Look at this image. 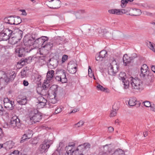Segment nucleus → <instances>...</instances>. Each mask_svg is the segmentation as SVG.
<instances>
[{"mask_svg":"<svg viewBox=\"0 0 155 155\" xmlns=\"http://www.w3.org/2000/svg\"><path fill=\"white\" fill-rule=\"evenodd\" d=\"M54 76V71L53 70L48 71L47 74V80H45L43 84V89L41 90V94L42 95H46L48 94V91L47 89L50 87V81L53 80Z\"/></svg>","mask_w":155,"mask_h":155,"instance_id":"1","label":"nucleus"},{"mask_svg":"<svg viewBox=\"0 0 155 155\" xmlns=\"http://www.w3.org/2000/svg\"><path fill=\"white\" fill-rule=\"evenodd\" d=\"M111 144H106L103 147V149L104 150L106 149H107L106 152L103 151L100 152L99 153V155H125L124 151L122 150L118 149L116 150L113 151L110 150L109 149V146L111 145Z\"/></svg>","mask_w":155,"mask_h":155,"instance_id":"2","label":"nucleus"},{"mask_svg":"<svg viewBox=\"0 0 155 155\" xmlns=\"http://www.w3.org/2000/svg\"><path fill=\"white\" fill-rule=\"evenodd\" d=\"M28 118L32 122V124L39 122L42 118V115L36 109H33L29 112Z\"/></svg>","mask_w":155,"mask_h":155,"instance_id":"3","label":"nucleus"},{"mask_svg":"<svg viewBox=\"0 0 155 155\" xmlns=\"http://www.w3.org/2000/svg\"><path fill=\"white\" fill-rule=\"evenodd\" d=\"M130 82L132 89L142 91L143 89V84L142 81L138 78H133V77L129 78V83Z\"/></svg>","mask_w":155,"mask_h":155,"instance_id":"4","label":"nucleus"},{"mask_svg":"<svg viewBox=\"0 0 155 155\" xmlns=\"http://www.w3.org/2000/svg\"><path fill=\"white\" fill-rule=\"evenodd\" d=\"M32 49V48L29 49L28 47H23L18 45L16 47L15 51L18 54L19 57H22L25 55L26 53L29 52Z\"/></svg>","mask_w":155,"mask_h":155,"instance_id":"5","label":"nucleus"},{"mask_svg":"<svg viewBox=\"0 0 155 155\" xmlns=\"http://www.w3.org/2000/svg\"><path fill=\"white\" fill-rule=\"evenodd\" d=\"M91 145L88 143H85L79 145L75 151V155H83L84 151L90 148Z\"/></svg>","mask_w":155,"mask_h":155,"instance_id":"6","label":"nucleus"},{"mask_svg":"<svg viewBox=\"0 0 155 155\" xmlns=\"http://www.w3.org/2000/svg\"><path fill=\"white\" fill-rule=\"evenodd\" d=\"M23 32L21 30H18L15 35H13L9 39V41L12 45L16 44L18 41L20 40L22 37Z\"/></svg>","mask_w":155,"mask_h":155,"instance_id":"7","label":"nucleus"},{"mask_svg":"<svg viewBox=\"0 0 155 155\" xmlns=\"http://www.w3.org/2000/svg\"><path fill=\"white\" fill-rule=\"evenodd\" d=\"M117 71V65L116 61L114 60L108 67V73L111 75L114 76Z\"/></svg>","mask_w":155,"mask_h":155,"instance_id":"8","label":"nucleus"},{"mask_svg":"<svg viewBox=\"0 0 155 155\" xmlns=\"http://www.w3.org/2000/svg\"><path fill=\"white\" fill-rule=\"evenodd\" d=\"M119 78L122 81L124 88H128L129 86V78H127L126 74L124 72H121L119 74Z\"/></svg>","mask_w":155,"mask_h":155,"instance_id":"9","label":"nucleus"},{"mask_svg":"<svg viewBox=\"0 0 155 155\" xmlns=\"http://www.w3.org/2000/svg\"><path fill=\"white\" fill-rule=\"evenodd\" d=\"M36 39L35 37L33 36L30 37L29 38L27 37H25L23 39V43L24 45L25 46H27L28 48L29 49H31L30 46L33 45Z\"/></svg>","mask_w":155,"mask_h":155,"instance_id":"10","label":"nucleus"},{"mask_svg":"<svg viewBox=\"0 0 155 155\" xmlns=\"http://www.w3.org/2000/svg\"><path fill=\"white\" fill-rule=\"evenodd\" d=\"M49 141L47 140H44L43 143L41 144L39 147V150L41 153L46 152L50 147Z\"/></svg>","mask_w":155,"mask_h":155,"instance_id":"11","label":"nucleus"},{"mask_svg":"<svg viewBox=\"0 0 155 155\" xmlns=\"http://www.w3.org/2000/svg\"><path fill=\"white\" fill-rule=\"evenodd\" d=\"M21 124L19 119L17 117H13L11 118L10 121V127L12 128L17 127L18 128L21 129Z\"/></svg>","mask_w":155,"mask_h":155,"instance_id":"12","label":"nucleus"},{"mask_svg":"<svg viewBox=\"0 0 155 155\" xmlns=\"http://www.w3.org/2000/svg\"><path fill=\"white\" fill-rule=\"evenodd\" d=\"M56 74H60L61 82L63 83H66L67 82V79L66 76L65 71L63 70H57L56 72Z\"/></svg>","mask_w":155,"mask_h":155,"instance_id":"13","label":"nucleus"},{"mask_svg":"<svg viewBox=\"0 0 155 155\" xmlns=\"http://www.w3.org/2000/svg\"><path fill=\"white\" fill-rule=\"evenodd\" d=\"M93 28L89 25L84 26L82 31L83 34L85 35L91 34L94 33V30Z\"/></svg>","mask_w":155,"mask_h":155,"instance_id":"14","label":"nucleus"},{"mask_svg":"<svg viewBox=\"0 0 155 155\" xmlns=\"http://www.w3.org/2000/svg\"><path fill=\"white\" fill-rule=\"evenodd\" d=\"M18 103L20 105H25L27 103V97L22 96H19L17 98Z\"/></svg>","mask_w":155,"mask_h":155,"instance_id":"15","label":"nucleus"},{"mask_svg":"<svg viewBox=\"0 0 155 155\" xmlns=\"http://www.w3.org/2000/svg\"><path fill=\"white\" fill-rule=\"evenodd\" d=\"M107 54V52L105 50H102L99 54H97L96 57V60L97 61H102L103 59L105 57Z\"/></svg>","mask_w":155,"mask_h":155,"instance_id":"16","label":"nucleus"},{"mask_svg":"<svg viewBox=\"0 0 155 155\" xmlns=\"http://www.w3.org/2000/svg\"><path fill=\"white\" fill-rule=\"evenodd\" d=\"M75 146L74 143L73 144H69V145L66 147L65 150H66V153L68 155H72V153L74 152V147Z\"/></svg>","mask_w":155,"mask_h":155,"instance_id":"17","label":"nucleus"},{"mask_svg":"<svg viewBox=\"0 0 155 155\" xmlns=\"http://www.w3.org/2000/svg\"><path fill=\"white\" fill-rule=\"evenodd\" d=\"M141 10L137 8H132L130 11V12L129 14V15L131 16H139L141 14Z\"/></svg>","mask_w":155,"mask_h":155,"instance_id":"18","label":"nucleus"},{"mask_svg":"<svg viewBox=\"0 0 155 155\" xmlns=\"http://www.w3.org/2000/svg\"><path fill=\"white\" fill-rule=\"evenodd\" d=\"M48 38L47 37L42 36L41 38H38L36 39V40L35 41V43H39L40 42H43L42 45H44L46 42V41H48Z\"/></svg>","mask_w":155,"mask_h":155,"instance_id":"19","label":"nucleus"},{"mask_svg":"<svg viewBox=\"0 0 155 155\" xmlns=\"http://www.w3.org/2000/svg\"><path fill=\"white\" fill-rule=\"evenodd\" d=\"M72 12L77 18H80L82 16L84 13H85V11L84 10H79L76 11H73Z\"/></svg>","mask_w":155,"mask_h":155,"instance_id":"20","label":"nucleus"},{"mask_svg":"<svg viewBox=\"0 0 155 155\" xmlns=\"http://www.w3.org/2000/svg\"><path fill=\"white\" fill-rule=\"evenodd\" d=\"M49 65L51 66V68H55L58 64V61L54 58H51L49 61Z\"/></svg>","mask_w":155,"mask_h":155,"instance_id":"21","label":"nucleus"},{"mask_svg":"<svg viewBox=\"0 0 155 155\" xmlns=\"http://www.w3.org/2000/svg\"><path fill=\"white\" fill-rule=\"evenodd\" d=\"M68 70L70 73L74 74L77 71V67L74 66L73 65L69 64L68 67Z\"/></svg>","mask_w":155,"mask_h":155,"instance_id":"22","label":"nucleus"},{"mask_svg":"<svg viewBox=\"0 0 155 155\" xmlns=\"http://www.w3.org/2000/svg\"><path fill=\"white\" fill-rule=\"evenodd\" d=\"M123 60L125 66H127L128 64L130 63L132 61L130 57L128 56L126 54L124 55Z\"/></svg>","mask_w":155,"mask_h":155,"instance_id":"23","label":"nucleus"},{"mask_svg":"<svg viewBox=\"0 0 155 155\" xmlns=\"http://www.w3.org/2000/svg\"><path fill=\"white\" fill-rule=\"evenodd\" d=\"M55 95H54V98L50 99L48 102V105L49 106L48 107L50 108H53L55 105H53V104H55L57 102V100L55 98Z\"/></svg>","mask_w":155,"mask_h":155,"instance_id":"24","label":"nucleus"},{"mask_svg":"<svg viewBox=\"0 0 155 155\" xmlns=\"http://www.w3.org/2000/svg\"><path fill=\"white\" fill-rule=\"evenodd\" d=\"M108 12L110 14L120 15H121L120 10L117 9H110L108 10Z\"/></svg>","mask_w":155,"mask_h":155,"instance_id":"25","label":"nucleus"},{"mask_svg":"<svg viewBox=\"0 0 155 155\" xmlns=\"http://www.w3.org/2000/svg\"><path fill=\"white\" fill-rule=\"evenodd\" d=\"M141 73L140 74V76L143 78H146L147 77L149 76V71H148V70L143 69H142L141 68Z\"/></svg>","mask_w":155,"mask_h":155,"instance_id":"26","label":"nucleus"},{"mask_svg":"<svg viewBox=\"0 0 155 155\" xmlns=\"http://www.w3.org/2000/svg\"><path fill=\"white\" fill-rule=\"evenodd\" d=\"M53 1L54 2H53L52 4L54 5V7H53L52 8H56L60 7L61 3V1L59 0H51L49 2H51Z\"/></svg>","mask_w":155,"mask_h":155,"instance_id":"27","label":"nucleus"},{"mask_svg":"<svg viewBox=\"0 0 155 155\" xmlns=\"http://www.w3.org/2000/svg\"><path fill=\"white\" fill-rule=\"evenodd\" d=\"M3 145L7 149H9L13 147L14 143L12 141H10L6 142Z\"/></svg>","mask_w":155,"mask_h":155,"instance_id":"28","label":"nucleus"},{"mask_svg":"<svg viewBox=\"0 0 155 155\" xmlns=\"http://www.w3.org/2000/svg\"><path fill=\"white\" fill-rule=\"evenodd\" d=\"M4 33L6 35L8 36L9 38L13 36L14 34L13 33L12 31L9 28L5 29L3 31Z\"/></svg>","mask_w":155,"mask_h":155,"instance_id":"29","label":"nucleus"},{"mask_svg":"<svg viewBox=\"0 0 155 155\" xmlns=\"http://www.w3.org/2000/svg\"><path fill=\"white\" fill-rule=\"evenodd\" d=\"M9 39V37L5 34L3 32L0 33V41H7Z\"/></svg>","mask_w":155,"mask_h":155,"instance_id":"30","label":"nucleus"},{"mask_svg":"<svg viewBox=\"0 0 155 155\" xmlns=\"http://www.w3.org/2000/svg\"><path fill=\"white\" fill-rule=\"evenodd\" d=\"M14 102L12 101H10L9 102L6 104L4 106L6 108L10 109H12L13 107L14 106Z\"/></svg>","mask_w":155,"mask_h":155,"instance_id":"31","label":"nucleus"},{"mask_svg":"<svg viewBox=\"0 0 155 155\" xmlns=\"http://www.w3.org/2000/svg\"><path fill=\"white\" fill-rule=\"evenodd\" d=\"M137 99L136 98H131L129 100L128 104L130 106H133L136 104Z\"/></svg>","mask_w":155,"mask_h":155,"instance_id":"32","label":"nucleus"},{"mask_svg":"<svg viewBox=\"0 0 155 155\" xmlns=\"http://www.w3.org/2000/svg\"><path fill=\"white\" fill-rule=\"evenodd\" d=\"M58 86L56 85H53L50 87V89L53 92L54 95H56L58 90Z\"/></svg>","mask_w":155,"mask_h":155,"instance_id":"33","label":"nucleus"},{"mask_svg":"<svg viewBox=\"0 0 155 155\" xmlns=\"http://www.w3.org/2000/svg\"><path fill=\"white\" fill-rule=\"evenodd\" d=\"M106 33L105 29H99L98 30V35L101 37H104L105 36Z\"/></svg>","mask_w":155,"mask_h":155,"instance_id":"34","label":"nucleus"},{"mask_svg":"<svg viewBox=\"0 0 155 155\" xmlns=\"http://www.w3.org/2000/svg\"><path fill=\"white\" fill-rule=\"evenodd\" d=\"M131 10V8H127L125 9H122L120 10L121 14H126L129 15L130 12Z\"/></svg>","mask_w":155,"mask_h":155,"instance_id":"35","label":"nucleus"},{"mask_svg":"<svg viewBox=\"0 0 155 155\" xmlns=\"http://www.w3.org/2000/svg\"><path fill=\"white\" fill-rule=\"evenodd\" d=\"M21 21V18L19 16L14 18V22L15 23L14 25H18L20 24Z\"/></svg>","mask_w":155,"mask_h":155,"instance_id":"36","label":"nucleus"},{"mask_svg":"<svg viewBox=\"0 0 155 155\" xmlns=\"http://www.w3.org/2000/svg\"><path fill=\"white\" fill-rule=\"evenodd\" d=\"M53 46V44L50 42L46 43L44 45H43V47L47 48L48 49H51Z\"/></svg>","mask_w":155,"mask_h":155,"instance_id":"37","label":"nucleus"},{"mask_svg":"<svg viewBox=\"0 0 155 155\" xmlns=\"http://www.w3.org/2000/svg\"><path fill=\"white\" fill-rule=\"evenodd\" d=\"M148 47L153 52H155V45L149 42L147 44Z\"/></svg>","mask_w":155,"mask_h":155,"instance_id":"38","label":"nucleus"},{"mask_svg":"<svg viewBox=\"0 0 155 155\" xmlns=\"http://www.w3.org/2000/svg\"><path fill=\"white\" fill-rule=\"evenodd\" d=\"M120 103L119 102L115 103L113 106L112 109L117 111L119 108Z\"/></svg>","mask_w":155,"mask_h":155,"instance_id":"39","label":"nucleus"},{"mask_svg":"<svg viewBox=\"0 0 155 155\" xmlns=\"http://www.w3.org/2000/svg\"><path fill=\"white\" fill-rule=\"evenodd\" d=\"M96 88L97 90L102 91H104L106 89L104 87L102 86L99 84H97L96 86Z\"/></svg>","mask_w":155,"mask_h":155,"instance_id":"40","label":"nucleus"},{"mask_svg":"<svg viewBox=\"0 0 155 155\" xmlns=\"http://www.w3.org/2000/svg\"><path fill=\"white\" fill-rule=\"evenodd\" d=\"M84 122L82 120H80L78 123L75 124L74 125V126L75 127H79L81 126H82L84 124Z\"/></svg>","mask_w":155,"mask_h":155,"instance_id":"41","label":"nucleus"},{"mask_svg":"<svg viewBox=\"0 0 155 155\" xmlns=\"http://www.w3.org/2000/svg\"><path fill=\"white\" fill-rule=\"evenodd\" d=\"M117 111L112 109L110 111V116L112 117L116 116L117 114Z\"/></svg>","mask_w":155,"mask_h":155,"instance_id":"42","label":"nucleus"},{"mask_svg":"<svg viewBox=\"0 0 155 155\" xmlns=\"http://www.w3.org/2000/svg\"><path fill=\"white\" fill-rule=\"evenodd\" d=\"M63 108L61 106L57 107L54 112L55 114H57L61 112L62 111Z\"/></svg>","mask_w":155,"mask_h":155,"instance_id":"43","label":"nucleus"},{"mask_svg":"<svg viewBox=\"0 0 155 155\" xmlns=\"http://www.w3.org/2000/svg\"><path fill=\"white\" fill-rule=\"evenodd\" d=\"M25 134H27V138H28V139H30L31 138L33 135L32 131L29 130H28L27 132Z\"/></svg>","mask_w":155,"mask_h":155,"instance_id":"44","label":"nucleus"},{"mask_svg":"<svg viewBox=\"0 0 155 155\" xmlns=\"http://www.w3.org/2000/svg\"><path fill=\"white\" fill-rule=\"evenodd\" d=\"M47 102H38V107L40 108L43 107L46 104Z\"/></svg>","mask_w":155,"mask_h":155,"instance_id":"45","label":"nucleus"},{"mask_svg":"<svg viewBox=\"0 0 155 155\" xmlns=\"http://www.w3.org/2000/svg\"><path fill=\"white\" fill-rule=\"evenodd\" d=\"M38 102H47V100L45 99L42 96H40L38 98Z\"/></svg>","mask_w":155,"mask_h":155,"instance_id":"46","label":"nucleus"},{"mask_svg":"<svg viewBox=\"0 0 155 155\" xmlns=\"http://www.w3.org/2000/svg\"><path fill=\"white\" fill-rule=\"evenodd\" d=\"M57 44H60V42L62 41L63 40V38L60 36H58L57 37L56 39Z\"/></svg>","mask_w":155,"mask_h":155,"instance_id":"47","label":"nucleus"},{"mask_svg":"<svg viewBox=\"0 0 155 155\" xmlns=\"http://www.w3.org/2000/svg\"><path fill=\"white\" fill-rule=\"evenodd\" d=\"M144 106L146 107H151V106H152V104H151L150 103L149 101H146L143 102Z\"/></svg>","mask_w":155,"mask_h":155,"instance_id":"48","label":"nucleus"},{"mask_svg":"<svg viewBox=\"0 0 155 155\" xmlns=\"http://www.w3.org/2000/svg\"><path fill=\"white\" fill-rule=\"evenodd\" d=\"M121 6L122 8L125 7L127 3L126 0H121Z\"/></svg>","mask_w":155,"mask_h":155,"instance_id":"49","label":"nucleus"},{"mask_svg":"<svg viewBox=\"0 0 155 155\" xmlns=\"http://www.w3.org/2000/svg\"><path fill=\"white\" fill-rule=\"evenodd\" d=\"M14 17L11 16L9 17V24L10 25H14Z\"/></svg>","mask_w":155,"mask_h":155,"instance_id":"50","label":"nucleus"},{"mask_svg":"<svg viewBox=\"0 0 155 155\" xmlns=\"http://www.w3.org/2000/svg\"><path fill=\"white\" fill-rule=\"evenodd\" d=\"M27 60H28L26 59H21L20 62V64L23 65H25V63L27 62Z\"/></svg>","mask_w":155,"mask_h":155,"instance_id":"51","label":"nucleus"},{"mask_svg":"<svg viewBox=\"0 0 155 155\" xmlns=\"http://www.w3.org/2000/svg\"><path fill=\"white\" fill-rule=\"evenodd\" d=\"M27 137V134H25L23 135V137L22 138V140L21 141V142L22 143L23 142L24 140H26L27 139H28Z\"/></svg>","mask_w":155,"mask_h":155,"instance_id":"52","label":"nucleus"},{"mask_svg":"<svg viewBox=\"0 0 155 155\" xmlns=\"http://www.w3.org/2000/svg\"><path fill=\"white\" fill-rule=\"evenodd\" d=\"M22 78L25 77L26 75V72L25 70H23L21 72Z\"/></svg>","mask_w":155,"mask_h":155,"instance_id":"53","label":"nucleus"},{"mask_svg":"<svg viewBox=\"0 0 155 155\" xmlns=\"http://www.w3.org/2000/svg\"><path fill=\"white\" fill-rule=\"evenodd\" d=\"M68 59V56L66 55H64L62 58V62H64Z\"/></svg>","mask_w":155,"mask_h":155,"instance_id":"54","label":"nucleus"},{"mask_svg":"<svg viewBox=\"0 0 155 155\" xmlns=\"http://www.w3.org/2000/svg\"><path fill=\"white\" fill-rule=\"evenodd\" d=\"M9 155H19V151L18 150H15Z\"/></svg>","mask_w":155,"mask_h":155,"instance_id":"55","label":"nucleus"},{"mask_svg":"<svg viewBox=\"0 0 155 155\" xmlns=\"http://www.w3.org/2000/svg\"><path fill=\"white\" fill-rule=\"evenodd\" d=\"M55 79L58 81L61 82V79L60 76V74H58V75H56L55 77Z\"/></svg>","mask_w":155,"mask_h":155,"instance_id":"56","label":"nucleus"},{"mask_svg":"<svg viewBox=\"0 0 155 155\" xmlns=\"http://www.w3.org/2000/svg\"><path fill=\"white\" fill-rule=\"evenodd\" d=\"M11 100L7 98H5L3 101L4 102V105H5L6 104H7Z\"/></svg>","mask_w":155,"mask_h":155,"instance_id":"57","label":"nucleus"},{"mask_svg":"<svg viewBox=\"0 0 155 155\" xmlns=\"http://www.w3.org/2000/svg\"><path fill=\"white\" fill-rule=\"evenodd\" d=\"M131 59H132V61L135 58L137 57V54L135 53H134L132 54L131 56L130 57Z\"/></svg>","mask_w":155,"mask_h":155,"instance_id":"58","label":"nucleus"},{"mask_svg":"<svg viewBox=\"0 0 155 155\" xmlns=\"http://www.w3.org/2000/svg\"><path fill=\"white\" fill-rule=\"evenodd\" d=\"M30 143L32 144L35 145H36L37 143L36 140L33 139H31L30 140Z\"/></svg>","mask_w":155,"mask_h":155,"instance_id":"59","label":"nucleus"},{"mask_svg":"<svg viewBox=\"0 0 155 155\" xmlns=\"http://www.w3.org/2000/svg\"><path fill=\"white\" fill-rule=\"evenodd\" d=\"M142 69H144L148 70V67L146 64H143L141 67Z\"/></svg>","mask_w":155,"mask_h":155,"instance_id":"60","label":"nucleus"},{"mask_svg":"<svg viewBox=\"0 0 155 155\" xmlns=\"http://www.w3.org/2000/svg\"><path fill=\"white\" fill-rule=\"evenodd\" d=\"M15 73H14V74L12 75H10V80L11 81H12L14 79L15 77V75H14Z\"/></svg>","mask_w":155,"mask_h":155,"instance_id":"61","label":"nucleus"},{"mask_svg":"<svg viewBox=\"0 0 155 155\" xmlns=\"http://www.w3.org/2000/svg\"><path fill=\"white\" fill-rule=\"evenodd\" d=\"M151 110L155 112V104H153L151 106Z\"/></svg>","mask_w":155,"mask_h":155,"instance_id":"62","label":"nucleus"},{"mask_svg":"<svg viewBox=\"0 0 155 155\" xmlns=\"http://www.w3.org/2000/svg\"><path fill=\"white\" fill-rule=\"evenodd\" d=\"M23 84L25 86H26L28 85V83L26 80H24L23 81Z\"/></svg>","mask_w":155,"mask_h":155,"instance_id":"63","label":"nucleus"},{"mask_svg":"<svg viewBox=\"0 0 155 155\" xmlns=\"http://www.w3.org/2000/svg\"><path fill=\"white\" fill-rule=\"evenodd\" d=\"M4 81H5V82H6V83H8L9 81H11L10 78H8V77H6V78H4Z\"/></svg>","mask_w":155,"mask_h":155,"instance_id":"64","label":"nucleus"}]
</instances>
